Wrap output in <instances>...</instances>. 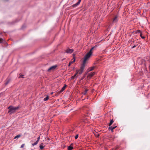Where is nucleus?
Listing matches in <instances>:
<instances>
[{"instance_id": "6e6552de", "label": "nucleus", "mask_w": 150, "mask_h": 150, "mask_svg": "<svg viewBox=\"0 0 150 150\" xmlns=\"http://www.w3.org/2000/svg\"><path fill=\"white\" fill-rule=\"evenodd\" d=\"M74 50L73 49H68L65 52V53H71Z\"/></svg>"}, {"instance_id": "aec40b11", "label": "nucleus", "mask_w": 150, "mask_h": 150, "mask_svg": "<svg viewBox=\"0 0 150 150\" xmlns=\"http://www.w3.org/2000/svg\"><path fill=\"white\" fill-rule=\"evenodd\" d=\"M38 141H36L34 143H33L32 144V146H35L38 143Z\"/></svg>"}, {"instance_id": "0eeeda50", "label": "nucleus", "mask_w": 150, "mask_h": 150, "mask_svg": "<svg viewBox=\"0 0 150 150\" xmlns=\"http://www.w3.org/2000/svg\"><path fill=\"white\" fill-rule=\"evenodd\" d=\"M96 68L95 66H93L90 67H89L87 70V72L91 71L93 70L94 69Z\"/></svg>"}, {"instance_id": "9d476101", "label": "nucleus", "mask_w": 150, "mask_h": 150, "mask_svg": "<svg viewBox=\"0 0 150 150\" xmlns=\"http://www.w3.org/2000/svg\"><path fill=\"white\" fill-rule=\"evenodd\" d=\"M118 21V17L117 16H116L113 18V22L114 23H116Z\"/></svg>"}, {"instance_id": "f03ea898", "label": "nucleus", "mask_w": 150, "mask_h": 150, "mask_svg": "<svg viewBox=\"0 0 150 150\" xmlns=\"http://www.w3.org/2000/svg\"><path fill=\"white\" fill-rule=\"evenodd\" d=\"M86 66L84 64H81L80 69L76 70L80 75L83 72Z\"/></svg>"}, {"instance_id": "f704fd0d", "label": "nucleus", "mask_w": 150, "mask_h": 150, "mask_svg": "<svg viewBox=\"0 0 150 150\" xmlns=\"http://www.w3.org/2000/svg\"><path fill=\"white\" fill-rule=\"evenodd\" d=\"M99 136V134H98V137Z\"/></svg>"}, {"instance_id": "7c9ffc66", "label": "nucleus", "mask_w": 150, "mask_h": 150, "mask_svg": "<svg viewBox=\"0 0 150 150\" xmlns=\"http://www.w3.org/2000/svg\"><path fill=\"white\" fill-rule=\"evenodd\" d=\"M136 45H134L132 47V48H133L135 47H136Z\"/></svg>"}, {"instance_id": "4be33fe9", "label": "nucleus", "mask_w": 150, "mask_h": 150, "mask_svg": "<svg viewBox=\"0 0 150 150\" xmlns=\"http://www.w3.org/2000/svg\"><path fill=\"white\" fill-rule=\"evenodd\" d=\"M136 33H140H140H142V32L140 30H137V31Z\"/></svg>"}, {"instance_id": "20e7f679", "label": "nucleus", "mask_w": 150, "mask_h": 150, "mask_svg": "<svg viewBox=\"0 0 150 150\" xmlns=\"http://www.w3.org/2000/svg\"><path fill=\"white\" fill-rule=\"evenodd\" d=\"M96 48L95 47H93L90 50L89 52H88V53L86 54L85 55V56H91L92 55V54L93 53L92 51L93 50L95 49Z\"/></svg>"}, {"instance_id": "c756f323", "label": "nucleus", "mask_w": 150, "mask_h": 150, "mask_svg": "<svg viewBox=\"0 0 150 150\" xmlns=\"http://www.w3.org/2000/svg\"><path fill=\"white\" fill-rule=\"evenodd\" d=\"M71 64L70 63V62L69 63V64L68 65L69 66H70L71 65Z\"/></svg>"}, {"instance_id": "4468645a", "label": "nucleus", "mask_w": 150, "mask_h": 150, "mask_svg": "<svg viewBox=\"0 0 150 150\" xmlns=\"http://www.w3.org/2000/svg\"><path fill=\"white\" fill-rule=\"evenodd\" d=\"M116 127H117L116 126H115L114 127H112V126H111V127H109V129H110L112 131L113 130V129H115Z\"/></svg>"}, {"instance_id": "f8f14e48", "label": "nucleus", "mask_w": 150, "mask_h": 150, "mask_svg": "<svg viewBox=\"0 0 150 150\" xmlns=\"http://www.w3.org/2000/svg\"><path fill=\"white\" fill-rule=\"evenodd\" d=\"M43 144L41 143L40 145V149H42L44 148L45 147V146H43Z\"/></svg>"}, {"instance_id": "412c9836", "label": "nucleus", "mask_w": 150, "mask_h": 150, "mask_svg": "<svg viewBox=\"0 0 150 150\" xmlns=\"http://www.w3.org/2000/svg\"><path fill=\"white\" fill-rule=\"evenodd\" d=\"M48 99H49V97L48 96H47L46 97H45L44 98V101H46L47 100H48Z\"/></svg>"}, {"instance_id": "a211bd4d", "label": "nucleus", "mask_w": 150, "mask_h": 150, "mask_svg": "<svg viewBox=\"0 0 150 150\" xmlns=\"http://www.w3.org/2000/svg\"><path fill=\"white\" fill-rule=\"evenodd\" d=\"M21 135L20 134L16 136H15L14 138V139H16V138H18L20 137Z\"/></svg>"}, {"instance_id": "c85d7f7f", "label": "nucleus", "mask_w": 150, "mask_h": 150, "mask_svg": "<svg viewBox=\"0 0 150 150\" xmlns=\"http://www.w3.org/2000/svg\"><path fill=\"white\" fill-rule=\"evenodd\" d=\"M78 134H77L75 136V139H77L78 138Z\"/></svg>"}, {"instance_id": "72a5a7b5", "label": "nucleus", "mask_w": 150, "mask_h": 150, "mask_svg": "<svg viewBox=\"0 0 150 150\" xmlns=\"http://www.w3.org/2000/svg\"><path fill=\"white\" fill-rule=\"evenodd\" d=\"M53 92H52V93H51V94H53Z\"/></svg>"}, {"instance_id": "423d86ee", "label": "nucleus", "mask_w": 150, "mask_h": 150, "mask_svg": "<svg viewBox=\"0 0 150 150\" xmlns=\"http://www.w3.org/2000/svg\"><path fill=\"white\" fill-rule=\"evenodd\" d=\"M95 72H91L88 74L87 77L89 78H91L93 75H95Z\"/></svg>"}, {"instance_id": "b1692460", "label": "nucleus", "mask_w": 150, "mask_h": 150, "mask_svg": "<svg viewBox=\"0 0 150 150\" xmlns=\"http://www.w3.org/2000/svg\"><path fill=\"white\" fill-rule=\"evenodd\" d=\"M9 81H10L9 80H7V81L5 83V85H7L9 83Z\"/></svg>"}, {"instance_id": "f3484780", "label": "nucleus", "mask_w": 150, "mask_h": 150, "mask_svg": "<svg viewBox=\"0 0 150 150\" xmlns=\"http://www.w3.org/2000/svg\"><path fill=\"white\" fill-rule=\"evenodd\" d=\"M113 122L114 121H113V120H110L109 124V126H110L111 125H112Z\"/></svg>"}, {"instance_id": "5701e85b", "label": "nucleus", "mask_w": 150, "mask_h": 150, "mask_svg": "<svg viewBox=\"0 0 150 150\" xmlns=\"http://www.w3.org/2000/svg\"><path fill=\"white\" fill-rule=\"evenodd\" d=\"M140 36L142 39H144L145 38V37L142 36V33H140Z\"/></svg>"}, {"instance_id": "ddd939ff", "label": "nucleus", "mask_w": 150, "mask_h": 150, "mask_svg": "<svg viewBox=\"0 0 150 150\" xmlns=\"http://www.w3.org/2000/svg\"><path fill=\"white\" fill-rule=\"evenodd\" d=\"M79 74V72L76 70V73L73 76L71 77V79H73L74 78L76 77L77 74Z\"/></svg>"}, {"instance_id": "7ed1b4c3", "label": "nucleus", "mask_w": 150, "mask_h": 150, "mask_svg": "<svg viewBox=\"0 0 150 150\" xmlns=\"http://www.w3.org/2000/svg\"><path fill=\"white\" fill-rule=\"evenodd\" d=\"M90 57H84V58L82 59V64L86 65V64L89 60V58Z\"/></svg>"}, {"instance_id": "bb28decb", "label": "nucleus", "mask_w": 150, "mask_h": 150, "mask_svg": "<svg viewBox=\"0 0 150 150\" xmlns=\"http://www.w3.org/2000/svg\"><path fill=\"white\" fill-rule=\"evenodd\" d=\"M23 78V75H21L20 76H19V78Z\"/></svg>"}, {"instance_id": "6ab92c4d", "label": "nucleus", "mask_w": 150, "mask_h": 150, "mask_svg": "<svg viewBox=\"0 0 150 150\" xmlns=\"http://www.w3.org/2000/svg\"><path fill=\"white\" fill-rule=\"evenodd\" d=\"M75 58H74L73 59V60L72 61H71L70 62V63L72 64L74 62H75Z\"/></svg>"}, {"instance_id": "dca6fc26", "label": "nucleus", "mask_w": 150, "mask_h": 150, "mask_svg": "<svg viewBox=\"0 0 150 150\" xmlns=\"http://www.w3.org/2000/svg\"><path fill=\"white\" fill-rule=\"evenodd\" d=\"M88 90L87 89H86L85 90V91L83 92L82 93V94L83 95H85L87 93V92L88 91Z\"/></svg>"}, {"instance_id": "9b49d317", "label": "nucleus", "mask_w": 150, "mask_h": 150, "mask_svg": "<svg viewBox=\"0 0 150 150\" xmlns=\"http://www.w3.org/2000/svg\"><path fill=\"white\" fill-rule=\"evenodd\" d=\"M66 85H65L62 88V89L59 92V93H61L62 92H63L64 90V89H65V88H66Z\"/></svg>"}, {"instance_id": "2f4dec72", "label": "nucleus", "mask_w": 150, "mask_h": 150, "mask_svg": "<svg viewBox=\"0 0 150 150\" xmlns=\"http://www.w3.org/2000/svg\"><path fill=\"white\" fill-rule=\"evenodd\" d=\"M73 56H74L75 55H74V54H73Z\"/></svg>"}, {"instance_id": "393cba45", "label": "nucleus", "mask_w": 150, "mask_h": 150, "mask_svg": "<svg viewBox=\"0 0 150 150\" xmlns=\"http://www.w3.org/2000/svg\"><path fill=\"white\" fill-rule=\"evenodd\" d=\"M3 40L1 38H0V43H1L3 42Z\"/></svg>"}, {"instance_id": "f257e3e1", "label": "nucleus", "mask_w": 150, "mask_h": 150, "mask_svg": "<svg viewBox=\"0 0 150 150\" xmlns=\"http://www.w3.org/2000/svg\"><path fill=\"white\" fill-rule=\"evenodd\" d=\"M18 108V107H13L12 106H9L8 108V109H9L8 112H10L11 113H13Z\"/></svg>"}, {"instance_id": "39448f33", "label": "nucleus", "mask_w": 150, "mask_h": 150, "mask_svg": "<svg viewBox=\"0 0 150 150\" xmlns=\"http://www.w3.org/2000/svg\"><path fill=\"white\" fill-rule=\"evenodd\" d=\"M57 65L52 66L51 67H50L48 69L47 71H53L55 69L57 68Z\"/></svg>"}, {"instance_id": "2eb2a0df", "label": "nucleus", "mask_w": 150, "mask_h": 150, "mask_svg": "<svg viewBox=\"0 0 150 150\" xmlns=\"http://www.w3.org/2000/svg\"><path fill=\"white\" fill-rule=\"evenodd\" d=\"M73 149V148L72 146H69L68 147V150H71Z\"/></svg>"}, {"instance_id": "1a4fd4ad", "label": "nucleus", "mask_w": 150, "mask_h": 150, "mask_svg": "<svg viewBox=\"0 0 150 150\" xmlns=\"http://www.w3.org/2000/svg\"><path fill=\"white\" fill-rule=\"evenodd\" d=\"M81 0H79L78 2L76 4H73L72 6L74 7H75L78 6L80 4Z\"/></svg>"}, {"instance_id": "cd10ccee", "label": "nucleus", "mask_w": 150, "mask_h": 150, "mask_svg": "<svg viewBox=\"0 0 150 150\" xmlns=\"http://www.w3.org/2000/svg\"><path fill=\"white\" fill-rule=\"evenodd\" d=\"M24 145H25V144H22L21 146V148H23L24 146Z\"/></svg>"}, {"instance_id": "473e14b6", "label": "nucleus", "mask_w": 150, "mask_h": 150, "mask_svg": "<svg viewBox=\"0 0 150 150\" xmlns=\"http://www.w3.org/2000/svg\"><path fill=\"white\" fill-rule=\"evenodd\" d=\"M149 69H150V65H149Z\"/></svg>"}, {"instance_id": "a878e982", "label": "nucleus", "mask_w": 150, "mask_h": 150, "mask_svg": "<svg viewBox=\"0 0 150 150\" xmlns=\"http://www.w3.org/2000/svg\"><path fill=\"white\" fill-rule=\"evenodd\" d=\"M37 140L36 141H38V142H39V140H40V136H39L37 138Z\"/></svg>"}]
</instances>
